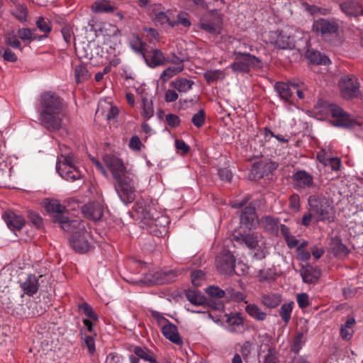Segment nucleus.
Listing matches in <instances>:
<instances>
[{
    "instance_id": "f257e3e1",
    "label": "nucleus",
    "mask_w": 363,
    "mask_h": 363,
    "mask_svg": "<svg viewBox=\"0 0 363 363\" xmlns=\"http://www.w3.org/2000/svg\"><path fill=\"white\" fill-rule=\"evenodd\" d=\"M67 116L63 100L55 92H43L40 98V124L48 131L54 132L62 128Z\"/></svg>"
},
{
    "instance_id": "f03ea898",
    "label": "nucleus",
    "mask_w": 363,
    "mask_h": 363,
    "mask_svg": "<svg viewBox=\"0 0 363 363\" xmlns=\"http://www.w3.org/2000/svg\"><path fill=\"white\" fill-rule=\"evenodd\" d=\"M134 211L143 225L150 233L157 237H162L167 231V225L169 223V218L163 215H160L150 205H147L143 201L135 203L133 207Z\"/></svg>"
},
{
    "instance_id": "7ed1b4c3",
    "label": "nucleus",
    "mask_w": 363,
    "mask_h": 363,
    "mask_svg": "<svg viewBox=\"0 0 363 363\" xmlns=\"http://www.w3.org/2000/svg\"><path fill=\"white\" fill-rule=\"evenodd\" d=\"M86 223L82 220H72L63 225V230L72 234L71 245L80 253L87 252L91 247V236L86 228Z\"/></svg>"
},
{
    "instance_id": "20e7f679",
    "label": "nucleus",
    "mask_w": 363,
    "mask_h": 363,
    "mask_svg": "<svg viewBox=\"0 0 363 363\" xmlns=\"http://www.w3.org/2000/svg\"><path fill=\"white\" fill-rule=\"evenodd\" d=\"M60 150L61 155L57 160V172L63 179L67 181L74 182L82 179L83 174L75 165L72 152L68 151L66 145L61 147Z\"/></svg>"
},
{
    "instance_id": "39448f33",
    "label": "nucleus",
    "mask_w": 363,
    "mask_h": 363,
    "mask_svg": "<svg viewBox=\"0 0 363 363\" xmlns=\"http://www.w3.org/2000/svg\"><path fill=\"white\" fill-rule=\"evenodd\" d=\"M308 203L316 222L330 223L334 221L335 211L328 199L322 195H312L308 197Z\"/></svg>"
},
{
    "instance_id": "423d86ee",
    "label": "nucleus",
    "mask_w": 363,
    "mask_h": 363,
    "mask_svg": "<svg viewBox=\"0 0 363 363\" xmlns=\"http://www.w3.org/2000/svg\"><path fill=\"white\" fill-rule=\"evenodd\" d=\"M233 240L238 244L245 245L249 249L255 250L254 257L257 259H262L268 252V247L264 236L259 232L252 233L233 235Z\"/></svg>"
},
{
    "instance_id": "0eeeda50",
    "label": "nucleus",
    "mask_w": 363,
    "mask_h": 363,
    "mask_svg": "<svg viewBox=\"0 0 363 363\" xmlns=\"http://www.w3.org/2000/svg\"><path fill=\"white\" fill-rule=\"evenodd\" d=\"M114 180L115 189L121 200L126 204L132 203L135 199L136 176L129 171Z\"/></svg>"
},
{
    "instance_id": "6e6552de",
    "label": "nucleus",
    "mask_w": 363,
    "mask_h": 363,
    "mask_svg": "<svg viewBox=\"0 0 363 363\" xmlns=\"http://www.w3.org/2000/svg\"><path fill=\"white\" fill-rule=\"evenodd\" d=\"M318 104L320 108L325 109L327 113L332 116L333 118L332 121L333 125L344 128H351L357 124L356 121L337 105L327 101H318Z\"/></svg>"
},
{
    "instance_id": "1a4fd4ad",
    "label": "nucleus",
    "mask_w": 363,
    "mask_h": 363,
    "mask_svg": "<svg viewBox=\"0 0 363 363\" xmlns=\"http://www.w3.org/2000/svg\"><path fill=\"white\" fill-rule=\"evenodd\" d=\"M313 30L320 33L325 40L335 44V39L339 36L340 26L334 21L320 18L313 22Z\"/></svg>"
},
{
    "instance_id": "9d476101",
    "label": "nucleus",
    "mask_w": 363,
    "mask_h": 363,
    "mask_svg": "<svg viewBox=\"0 0 363 363\" xmlns=\"http://www.w3.org/2000/svg\"><path fill=\"white\" fill-rule=\"evenodd\" d=\"M234 62L230 68L235 72L248 73L251 68L259 67L261 61L251 54H243L240 52H233Z\"/></svg>"
},
{
    "instance_id": "9b49d317",
    "label": "nucleus",
    "mask_w": 363,
    "mask_h": 363,
    "mask_svg": "<svg viewBox=\"0 0 363 363\" xmlns=\"http://www.w3.org/2000/svg\"><path fill=\"white\" fill-rule=\"evenodd\" d=\"M47 211L52 214L53 221L58 223L63 229V225L69 224L72 220H69L64 213L66 211V207L60 203L57 199H46L43 201Z\"/></svg>"
},
{
    "instance_id": "f8f14e48",
    "label": "nucleus",
    "mask_w": 363,
    "mask_h": 363,
    "mask_svg": "<svg viewBox=\"0 0 363 363\" xmlns=\"http://www.w3.org/2000/svg\"><path fill=\"white\" fill-rule=\"evenodd\" d=\"M235 257L231 252L223 250L216 257V268L219 273L222 274L232 276L236 274L240 275V274L235 270Z\"/></svg>"
},
{
    "instance_id": "ddd939ff",
    "label": "nucleus",
    "mask_w": 363,
    "mask_h": 363,
    "mask_svg": "<svg viewBox=\"0 0 363 363\" xmlns=\"http://www.w3.org/2000/svg\"><path fill=\"white\" fill-rule=\"evenodd\" d=\"M341 96L346 99L357 97L359 94V85L357 79L352 75L342 77L339 82Z\"/></svg>"
},
{
    "instance_id": "4468645a",
    "label": "nucleus",
    "mask_w": 363,
    "mask_h": 363,
    "mask_svg": "<svg viewBox=\"0 0 363 363\" xmlns=\"http://www.w3.org/2000/svg\"><path fill=\"white\" fill-rule=\"evenodd\" d=\"M272 43L280 49H293L295 48L294 36L289 29L275 31L271 33Z\"/></svg>"
},
{
    "instance_id": "2eb2a0df",
    "label": "nucleus",
    "mask_w": 363,
    "mask_h": 363,
    "mask_svg": "<svg viewBox=\"0 0 363 363\" xmlns=\"http://www.w3.org/2000/svg\"><path fill=\"white\" fill-rule=\"evenodd\" d=\"M103 161L106 167L111 171L114 179L129 172L123 161L113 155H106Z\"/></svg>"
},
{
    "instance_id": "dca6fc26",
    "label": "nucleus",
    "mask_w": 363,
    "mask_h": 363,
    "mask_svg": "<svg viewBox=\"0 0 363 363\" xmlns=\"http://www.w3.org/2000/svg\"><path fill=\"white\" fill-rule=\"evenodd\" d=\"M222 25V18L218 15L212 14L209 17L206 16L201 19L199 28L210 34L216 35L220 34Z\"/></svg>"
},
{
    "instance_id": "f3484780",
    "label": "nucleus",
    "mask_w": 363,
    "mask_h": 363,
    "mask_svg": "<svg viewBox=\"0 0 363 363\" xmlns=\"http://www.w3.org/2000/svg\"><path fill=\"white\" fill-rule=\"evenodd\" d=\"M177 277V273L174 271L164 272H149L142 281L147 285L162 284L165 282L172 281Z\"/></svg>"
},
{
    "instance_id": "a211bd4d",
    "label": "nucleus",
    "mask_w": 363,
    "mask_h": 363,
    "mask_svg": "<svg viewBox=\"0 0 363 363\" xmlns=\"http://www.w3.org/2000/svg\"><path fill=\"white\" fill-rule=\"evenodd\" d=\"M134 354L129 357L130 363H140V359L147 363H155L157 360V355L145 347L136 346L133 349Z\"/></svg>"
},
{
    "instance_id": "6ab92c4d",
    "label": "nucleus",
    "mask_w": 363,
    "mask_h": 363,
    "mask_svg": "<svg viewBox=\"0 0 363 363\" xmlns=\"http://www.w3.org/2000/svg\"><path fill=\"white\" fill-rule=\"evenodd\" d=\"M295 186L298 189H306L314 186L313 177L306 170H298L292 177Z\"/></svg>"
},
{
    "instance_id": "aec40b11",
    "label": "nucleus",
    "mask_w": 363,
    "mask_h": 363,
    "mask_svg": "<svg viewBox=\"0 0 363 363\" xmlns=\"http://www.w3.org/2000/svg\"><path fill=\"white\" fill-rule=\"evenodd\" d=\"M240 223L248 229L255 228L258 225L255 208L253 206L249 205L242 211Z\"/></svg>"
},
{
    "instance_id": "412c9836",
    "label": "nucleus",
    "mask_w": 363,
    "mask_h": 363,
    "mask_svg": "<svg viewBox=\"0 0 363 363\" xmlns=\"http://www.w3.org/2000/svg\"><path fill=\"white\" fill-rule=\"evenodd\" d=\"M42 277L41 275L37 277L35 274H28L25 280L20 281V287L24 294L32 296L38 291L40 287L39 279Z\"/></svg>"
},
{
    "instance_id": "4be33fe9",
    "label": "nucleus",
    "mask_w": 363,
    "mask_h": 363,
    "mask_svg": "<svg viewBox=\"0 0 363 363\" xmlns=\"http://www.w3.org/2000/svg\"><path fill=\"white\" fill-rule=\"evenodd\" d=\"M226 329L232 333L241 334L246 330L243 318L238 313L227 316Z\"/></svg>"
},
{
    "instance_id": "5701e85b",
    "label": "nucleus",
    "mask_w": 363,
    "mask_h": 363,
    "mask_svg": "<svg viewBox=\"0 0 363 363\" xmlns=\"http://www.w3.org/2000/svg\"><path fill=\"white\" fill-rule=\"evenodd\" d=\"M258 224L267 233L272 235H278L279 219L271 216L262 217Z\"/></svg>"
},
{
    "instance_id": "b1692460",
    "label": "nucleus",
    "mask_w": 363,
    "mask_h": 363,
    "mask_svg": "<svg viewBox=\"0 0 363 363\" xmlns=\"http://www.w3.org/2000/svg\"><path fill=\"white\" fill-rule=\"evenodd\" d=\"M341 11L349 17H357L360 15L361 4L356 0H347L340 4Z\"/></svg>"
},
{
    "instance_id": "393cba45",
    "label": "nucleus",
    "mask_w": 363,
    "mask_h": 363,
    "mask_svg": "<svg viewBox=\"0 0 363 363\" xmlns=\"http://www.w3.org/2000/svg\"><path fill=\"white\" fill-rule=\"evenodd\" d=\"M162 331L164 336L171 342L178 345H182V339L178 333L177 326L173 323L168 322L162 327Z\"/></svg>"
},
{
    "instance_id": "a878e982",
    "label": "nucleus",
    "mask_w": 363,
    "mask_h": 363,
    "mask_svg": "<svg viewBox=\"0 0 363 363\" xmlns=\"http://www.w3.org/2000/svg\"><path fill=\"white\" fill-rule=\"evenodd\" d=\"M91 9L93 13H113L116 8L110 0H97L93 2Z\"/></svg>"
},
{
    "instance_id": "bb28decb",
    "label": "nucleus",
    "mask_w": 363,
    "mask_h": 363,
    "mask_svg": "<svg viewBox=\"0 0 363 363\" xmlns=\"http://www.w3.org/2000/svg\"><path fill=\"white\" fill-rule=\"evenodd\" d=\"M144 58L147 65L152 68L162 65L165 62V57L162 52L158 49L152 50L148 55L145 54Z\"/></svg>"
},
{
    "instance_id": "cd10ccee",
    "label": "nucleus",
    "mask_w": 363,
    "mask_h": 363,
    "mask_svg": "<svg viewBox=\"0 0 363 363\" xmlns=\"http://www.w3.org/2000/svg\"><path fill=\"white\" fill-rule=\"evenodd\" d=\"M4 218L6 225L12 230L21 229L25 223L21 216L16 215L12 211L6 212Z\"/></svg>"
},
{
    "instance_id": "c85d7f7f",
    "label": "nucleus",
    "mask_w": 363,
    "mask_h": 363,
    "mask_svg": "<svg viewBox=\"0 0 363 363\" xmlns=\"http://www.w3.org/2000/svg\"><path fill=\"white\" fill-rule=\"evenodd\" d=\"M274 89L280 98L286 101L291 102L294 94V89L291 84H289L284 82H277Z\"/></svg>"
},
{
    "instance_id": "c756f323",
    "label": "nucleus",
    "mask_w": 363,
    "mask_h": 363,
    "mask_svg": "<svg viewBox=\"0 0 363 363\" xmlns=\"http://www.w3.org/2000/svg\"><path fill=\"white\" fill-rule=\"evenodd\" d=\"M83 213L89 218L94 220H99L103 216V208L100 204L92 203L85 205L83 207Z\"/></svg>"
},
{
    "instance_id": "7c9ffc66",
    "label": "nucleus",
    "mask_w": 363,
    "mask_h": 363,
    "mask_svg": "<svg viewBox=\"0 0 363 363\" xmlns=\"http://www.w3.org/2000/svg\"><path fill=\"white\" fill-rule=\"evenodd\" d=\"M96 113H101L107 121H110L118 116V109L116 106L104 101L99 103Z\"/></svg>"
},
{
    "instance_id": "2f4dec72",
    "label": "nucleus",
    "mask_w": 363,
    "mask_h": 363,
    "mask_svg": "<svg viewBox=\"0 0 363 363\" xmlns=\"http://www.w3.org/2000/svg\"><path fill=\"white\" fill-rule=\"evenodd\" d=\"M194 84V81L183 77H178L170 83V85L180 93L188 92L192 89Z\"/></svg>"
},
{
    "instance_id": "473e14b6",
    "label": "nucleus",
    "mask_w": 363,
    "mask_h": 363,
    "mask_svg": "<svg viewBox=\"0 0 363 363\" xmlns=\"http://www.w3.org/2000/svg\"><path fill=\"white\" fill-rule=\"evenodd\" d=\"M245 311L249 316L257 321H264L267 318V313L255 303L247 304L245 306Z\"/></svg>"
},
{
    "instance_id": "72a5a7b5",
    "label": "nucleus",
    "mask_w": 363,
    "mask_h": 363,
    "mask_svg": "<svg viewBox=\"0 0 363 363\" xmlns=\"http://www.w3.org/2000/svg\"><path fill=\"white\" fill-rule=\"evenodd\" d=\"M306 57L313 64L326 65L330 63V59L325 55H323L316 50H308L306 53Z\"/></svg>"
},
{
    "instance_id": "f704fd0d",
    "label": "nucleus",
    "mask_w": 363,
    "mask_h": 363,
    "mask_svg": "<svg viewBox=\"0 0 363 363\" xmlns=\"http://www.w3.org/2000/svg\"><path fill=\"white\" fill-rule=\"evenodd\" d=\"M75 81L77 84H82L91 77V74L84 64H79L74 67V69Z\"/></svg>"
},
{
    "instance_id": "c9c22d12",
    "label": "nucleus",
    "mask_w": 363,
    "mask_h": 363,
    "mask_svg": "<svg viewBox=\"0 0 363 363\" xmlns=\"http://www.w3.org/2000/svg\"><path fill=\"white\" fill-rule=\"evenodd\" d=\"M281 301V296L279 294H266L261 296L262 303L269 308H274Z\"/></svg>"
},
{
    "instance_id": "e433bc0d",
    "label": "nucleus",
    "mask_w": 363,
    "mask_h": 363,
    "mask_svg": "<svg viewBox=\"0 0 363 363\" xmlns=\"http://www.w3.org/2000/svg\"><path fill=\"white\" fill-rule=\"evenodd\" d=\"M186 296L188 301L195 306H202L206 302L205 296L198 290L189 289L186 292Z\"/></svg>"
},
{
    "instance_id": "4c0bfd02",
    "label": "nucleus",
    "mask_w": 363,
    "mask_h": 363,
    "mask_svg": "<svg viewBox=\"0 0 363 363\" xmlns=\"http://www.w3.org/2000/svg\"><path fill=\"white\" fill-rule=\"evenodd\" d=\"M36 26L41 32L44 33V35L38 36V40H42L47 38L48 34L52 30V25L50 21L42 16L38 18L36 21Z\"/></svg>"
},
{
    "instance_id": "58836bf2",
    "label": "nucleus",
    "mask_w": 363,
    "mask_h": 363,
    "mask_svg": "<svg viewBox=\"0 0 363 363\" xmlns=\"http://www.w3.org/2000/svg\"><path fill=\"white\" fill-rule=\"evenodd\" d=\"M331 248L335 256L340 258L346 257L350 252L347 247L337 239L333 240Z\"/></svg>"
},
{
    "instance_id": "ea45409f",
    "label": "nucleus",
    "mask_w": 363,
    "mask_h": 363,
    "mask_svg": "<svg viewBox=\"0 0 363 363\" xmlns=\"http://www.w3.org/2000/svg\"><path fill=\"white\" fill-rule=\"evenodd\" d=\"M184 67V65L168 67L162 72L160 79L163 83H166L169 79L182 72Z\"/></svg>"
},
{
    "instance_id": "a19ab883",
    "label": "nucleus",
    "mask_w": 363,
    "mask_h": 363,
    "mask_svg": "<svg viewBox=\"0 0 363 363\" xmlns=\"http://www.w3.org/2000/svg\"><path fill=\"white\" fill-rule=\"evenodd\" d=\"M203 77L208 84H211L218 80H223L225 74L220 69H208L204 72Z\"/></svg>"
},
{
    "instance_id": "79ce46f5",
    "label": "nucleus",
    "mask_w": 363,
    "mask_h": 363,
    "mask_svg": "<svg viewBox=\"0 0 363 363\" xmlns=\"http://www.w3.org/2000/svg\"><path fill=\"white\" fill-rule=\"evenodd\" d=\"M294 305V303L293 301L285 303L281 305L279 311V315L285 325H287L291 319Z\"/></svg>"
},
{
    "instance_id": "37998d69",
    "label": "nucleus",
    "mask_w": 363,
    "mask_h": 363,
    "mask_svg": "<svg viewBox=\"0 0 363 363\" xmlns=\"http://www.w3.org/2000/svg\"><path fill=\"white\" fill-rule=\"evenodd\" d=\"M141 115L145 120L150 119L154 115L153 104L151 99H143Z\"/></svg>"
},
{
    "instance_id": "c03bdc74",
    "label": "nucleus",
    "mask_w": 363,
    "mask_h": 363,
    "mask_svg": "<svg viewBox=\"0 0 363 363\" xmlns=\"http://www.w3.org/2000/svg\"><path fill=\"white\" fill-rule=\"evenodd\" d=\"M12 14L19 21H26L28 16V9L23 5L19 4H16L14 5V8L11 11Z\"/></svg>"
},
{
    "instance_id": "a18cd8bd",
    "label": "nucleus",
    "mask_w": 363,
    "mask_h": 363,
    "mask_svg": "<svg viewBox=\"0 0 363 363\" xmlns=\"http://www.w3.org/2000/svg\"><path fill=\"white\" fill-rule=\"evenodd\" d=\"M226 298L236 302L244 301L247 303L246 296L242 292L232 288L226 289Z\"/></svg>"
},
{
    "instance_id": "49530a36",
    "label": "nucleus",
    "mask_w": 363,
    "mask_h": 363,
    "mask_svg": "<svg viewBox=\"0 0 363 363\" xmlns=\"http://www.w3.org/2000/svg\"><path fill=\"white\" fill-rule=\"evenodd\" d=\"M145 43L138 36L134 37L130 41L131 48L136 53L141 54L143 56H145Z\"/></svg>"
},
{
    "instance_id": "de8ad7c7",
    "label": "nucleus",
    "mask_w": 363,
    "mask_h": 363,
    "mask_svg": "<svg viewBox=\"0 0 363 363\" xmlns=\"http://www.w3.org/2000/svg\"><path fill=\"white\" fill-rule=\"evenodd\" d=\"M18 36L22 40L33 41L38 40V36L29 28H20L18 30Z\"/></svg>"
},
{
    "instance_id": "09e8293b",
    "label": "nucleus",
    "mask_w": 363,
    "mask_h": 363,
    "mask_svg": "<svg viewBox=\"0 0 363 363\" xmlns=\"http://www.w3.org/2000/svg\"><path fill=\"white\" fill-rule=\"evenodd\" d=\"M155 21L156 24H160L162 26H169L172 28V22L170 18L167 16L165 12H159L156 14Z\"/></svg>"
},
{
    "instance_id": "8fccbe9b",
    "label": "nucleus",
    "mask_w": 363,
    "mask_h": 363,
    "mask_svg": "<svg viewBox=\"0 0 363 363\" xmlns=\"http://www.w3.org/2000/svg\"><path fill=\"white\" fill-rule=\"evenodd\" d=\"M206 292L213 298L226 297V290L224 291L218 286H210L206 289Z\"/></svg>"
},
{
    "instance_id": "3c124183",
    "label": "nucleus",
    "mask_w": 363,
    "mask_h": 363,
    "mask_svg": "<svg viewBox=\"0 0 363 363\" xmlns=\"http://www.w3.org/2000/svg\"><path fill=\"white\" fill-rule=\"evenodd\" d=\"M191 282L196 286H199L205 280V274L201 270H195L191 274Z\"/></svg>"
},
{
    "instance_id": "603ef678",
    "label": "nucleus",
    "mask_w": 363,
    "mask_h": 363,
    "mask_svg": "<svg viewBox=\"0 0 363 363\" xmlns=\"http://www.w3.org/2000/svg\"><path fill=\"white\" fill-rule=\"evenodd\" d=\"M205 117L206 115L203 109H200L192 116L191 122L196 128H201L204 124Z\"/></svg>"
},
{
    "instance_id": "864d4df0",
    "label": "nucleus",
    "mask_w": 363,
    "mask_h": 363,
    "mask_svg": "<svg viewBox=\"0 0 363 363\" xmlns=\"http://www.w3.org/2000/svg\"><path fill=\"white\" fill-rule=\"evenodd\" d=\"M182 25L186 28H189L191 26V22L187 18V14L180 13L177 16V20L172 22V28L176 26Z\"/></svg>"
},
{
    "instance_id": "5fc2aeb1",
    "label": "nucleus",
    "mask_w": 363,
    "mask_h": 363,
    "mask_svg": "<svg viewBox=\"0 0 363 363\" xmlns=\"http://www.w3.org/2000/svg\"><path fill=\"white\" fill-rule=\"evenodd\" d=\"M79 308L89 318L94 320H96L98 319L97 315L95 313L91 306H89L88 303H84L79 306Z\"/></svg>"
},
{
    "instance_id": "6e6d98bb",
    "label": "nucleus",
    "mask_w": 363,
    "mask_h": 363,
    "mask_svg": "<svg viewBox=\"0 0 363 363\" xmlns=\"http://www.w3.org/2000/svg\"><path fill=\"white\" fill-rule=\"evenodd\" d=\"M304 344L303 340V334L302 333H299L297 334L294 340L293 345H292V351L295 353H298L299 350L301 349L302 346Z\"/></svg>"
},
{
    "instance_id": "4d7b16f0",
    "label": "nucleus",
    "mask_w": 363,
    "mask_h": 363,
    "mask_svg": "<svg viewBox=\"0 0 363 363\" xmlns=\"http://www.w3.org/2000/svg\"><path fill=\"white\" fill-rule=\"evenodd\" d=\"M252 45H248L242 40H237L235 50L233 52H240L243 54H249L248 51H252Z\"/></svg>"
},
{
    "instance_id": "13d9d810",
    "label": "nucleus",
    "mask_w": 363,
    "mask_h": 363,
    "mask_svg": "<svg viewBox=\"0 0 363 363\" xmlns=\"http://www.w3.org/2000/svg\"><path fill=\"white\" fill-rule=\"evenodd\" d=\"M184 60L177 56L174 52H172L165 57V62L171 63L174 66L184 65Z\"/></svg>"
},
{
    "instance_id": "bf43d9fd",
    "label": "nucleus",
    "mask_w": 363,
    "mask_h": 363,
    "mask_svg": "<svg viewBox=\"0 0 363 363\" xmlns=\"http://www.w3.org/2000/svg\"><path fill=\"white\" fill-rule=\"evenodd\" d=\"M5 43L13 48H21V43L17 36L14 34H9L5 38Z\"/></svg>"
},
{
    "instance_id": "052dcab7",
    "label": "nucleus",
    "mask_w": 363,
    "mask_h": 363,
    "mask_svg": "<svg viewBox=\"0 0 363 363\" xmlns=\"http://www.w3.org/2000/svg\"><path fill=\"white\" fill-rule=\"evenodd\" d=\"M289 206L294 211H298L300 208V198L298 194H294L289 197Z\"/></svg>"
},
{
    "instance_id": "680f3d73",
    "label": "nucleus",
    "mask_w": 363,
    "mask_h": 363,
    "mask_svg": "<svg viewBox=\"0 0 363 363\" xmlns=\"http://www.w3.org/2000/svg\"><path fill=\"white\" fill-rule=\"evenodd\" d=\"M28 217L30 221L37 228H40L42 225L43 219L37 213L33 211H29L28 212Z\"/></svg>"
},
{
    "instance_id": "e2e57ef3",
    "label": "nucleus",
    "mask_w": 363,
    "mask_h": 363,
    "mask_svg": "<svg viewBox=\"0 0 363 363\" xmlns=\"http://www.w3.org/2000/svg\"><path fill=\"white\" fill-rule=\"evenodd\" d=\"M167 124L171 127H177L180 124V118L178 116L173 113H168L165 116Z\"/></svg>"
},
{
    "instance_id": "0e129e2a",
    "label": "nucleus",
    "mask_w": 363,
    "mask_h": 363,
    "mask_svg": "<svg viewBox=\"0 0 363 363\" xmlns=\"http://www.w3.org/2000/svg\"><path fill=\"white\" fill-rule=\"evenodd\" d=\"M142 143L140 138L137 135L133 136L129 143V147L134 150H140Z\"/></svg>"
},
{
    "instance_id": "69168bd1",
    "label": "nucleus",
    "mask_w": 363,
    "mask_h": 363,
    "mask_svg": "<svg viewBox=\"0 0 363 363\" xmlns=\"http://www.w3.org/2000/svg\"><path fill=\"white\" fill-rule=\"evenodd\" d=\"M327 166H330L333 171H338L341 167V160L338 157H330L327 163Z\"/></svg>"
},
{
    "instance_id": "338daca9",
    "label": "nucleus",
    "mask_w": 363,
    "mask_h": 363,
    "mask_svg": "<svg viewBox=\"0 0 363 363\" xmlns=\"http://www.w3.org/2000/svg\"><path fill=\"white\" fill-rule=\"evenodd\" d=\"M218 175L223 181L230 182L233 177L232 172L227 168L220 169L218 170Z\"/></svg>"
},
{
    "instance_id": "774afa93",
    "label": "nucleus",
    "mask_w": 363,
    "mask_h": 363,
    "mask_svg": "<svg viewBox=\"0 0 363 363\" xmlns=\"http://www.w3.org/2000/svg\"><path fill=\"white\" fill-rule=\"evenodd\" d=\"M298 305L300 308H304L308 306V296L306 294H298L296 298Z\"/></svg>"
}]
</instances>
